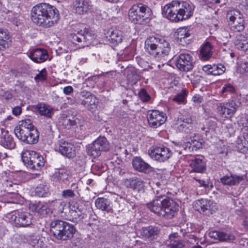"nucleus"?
Masks as SVG:
<instances>
[{
    "label": "nucleus",
    "instance_id": "f257e3e1",
    "mask_svg": "<svg viewBox=\"0 0 248 248\" xmlns=\"http://www.w3.org/2000/svg\"><path fill=\"white\" fill-rule=\"evenodd\" d=\"M194 9V5L189 1L173 0L164 6L162 14L169 20L178 22L190 18Z\"/></svg>",
    "mask_w": 248,
    "mask_h": 248
},
{
    "label": "nucleus",
    "instance_id": "f03ea898",
    "mask_svg": "<svg viewBox=\"0 0 248 248\" xmlns=\"http://www.w3.org/2000/svg\"><path fill=\"white\" fill-rule=\"evenodd\" d=\"M58 10L46 3L34 6L31 11V18L35 24L49 28L56 24L59 19Z\"/></svg>",
    "mask_w": 248,
    "mask_h": 248
},
{
    "label": "nucleus",
    "instance_id": "7ed1b4c3",
    "mask_svg": "<svg viewBox=\"0 0 248 248\" xmlns=\"http://www.w3.org/2000/svg\"><path fill=\"white\" fill-rule=\"evenodd\" d=\"M146 206L152 212L168 218L172 217L179 209V206L175 201L164 196L156 197L147 203Z\"/></svg>",
    "mask_w": 248,
    "mask_h": 248
},
{
    "label": "nucleus",
    "instance_id": "20e7f679",
    "mask_svg": "<svg viewBox=\"0 0 248 248\" xmlns=\"http://www.w3.org/2000/svg\"><path fill=\"white\" fill-rule=\"evenodd\" d=\"M145 47L151 55L164 65L170 51V45L166 40L151 36L145 41Z\"/></svg>",
    "mask_w": 248,
    "mask_h": 248
},
{
    "label": "nucleus",
    "instance_id": "39448f33",
    "mask_svg": "<svg viewBox=\"0 0 248 248\" xmlns=\"http://www.w3.org/2000/svg\"><path fill=\"white\" fill-rule=\"evenodd\" d=\"M50 232L58 240H67L71 239L75 232L72 225L61 220H54L50 224Z\"/></svg>",
    "mask_w": 248,
    "mask_h": 248
},
{
    "label": "nucleus",
    "instance_id": "423d86ee",
    "mask_svg": "<svg viewBox=\"0 0 248 248\" xmlns=\"http://www.w3.org/2000/svg\"><path fill=\"white\" fill-rule=\"evenodd\" d=\"M150 8L142 3L134 4L129 10L128 16L130 21L134 24H141L143 21L149 18L152 15Z\"/></svg>",
    "mask_w": 248,
    "mask_h": 248
},
{
    "label": "nucleus",
    "instance_id": "0eeeda50",
    "mask_svg": "<svg viewBox=\"0 0 248 248\" xmlns=\"http://www.w3.org/2000/svg\"><path fill=\"white\" fill-rule=\"evenodd\" d=\"M22 159L27 167L32 170H39L44 166V158L33 151H26L22 154Z\"/></svg>",
    "mask_w": 248,
    "mask_h": 248
},
{
    "label": "nucleus",
    "instance_id": "6e6552de",
    "mask_svg": "<svg viewBox=\"0 0 248 248\" xmlns=\"http://www.w3.org/2000/svg\"><path fill=\"white\" fill-rule=\"evenodd\" d=\"M109 146L108 141L104 137H99L92 143L87 147V152L89 155L93 157L99 156L102 151H107Z\"/></svg>",
    "mask_w": 248,
    "mask_h": 248
},
{
    "label": "nucleus",
    "instance_id": "1a4fd4ad",
    "mask_svg": "<svg viewBox=\"0 0 248 248\" xmlns=\"http://www.w3.org/2000/svg\"><path fill=\"white\" fill-rule=\"evenodd\" d=\"M73 44L78 45L77 48H81L88 46L94 39L95 35L92 34L88 29L77 31V33L71 34Z\"/></svg>",
    "mask_w": 248,
    "mask_h": 248
},
{
    "label": "nucleus",
    "instance_id": "9d476101",
    "mask_svg": "<svg viewBox=\"0 0 248 248\" xmlns=\"http://www.w3.org/2000/svg\"><path fill=\"white\" fill-rule=\"evenodd\" d=\"M240 102L237 99L232 100L226 103H219L217 104V113L222 117L231 118L236 112Z\"/></svg>",
    "mask_w": 248,
    "mask_h": 248
},
{
    "label": "nucleus",
    "instance_id": "9b49d317",
    "mask_svg": "<svg viewBox=\"0 0 248 248\" xmlns=\"http://www.w3.org/2000/svg\"><path fill=\"white\" fill-rule=\"evenodd\" d=\"M227 18L229 19V24L234 31L239 32L244 29V21L239 11L236 10H229Z\"/></svg>",
    "mask_w": 248,
    "mask_h": 248
},
{
    "label": "nucleus",
    "instance_id": "f8f14e48",
    "mask_svg": "<svg viewBox=\"0 0 248 248\" xmlns=\"http://www.w3.org/2000/svg\"><path fill=\"white\" fill-rule=\"evenodd\" d=\"M150 156L159 162L167 160L171 155V152L169 148L165 146H153L148 150Z\"/></svg>",
    "mask_w": 248,
    "mask_h": 248
},
{
    "label": "nucleus",
    "instance_id": "ddd939ff",
    "mask_svg": "<svg viewBox=\"0 0 248 248\" xmlns=\"http://www.w3.org/2000/svg\"><path fill=\"white\" fill-rule=\"evenodd\" d=\"M16 137L20 140L28 144H34L37 142L39 138V133L36 129L29 130H14Z\"/></svg>",
    "mask_w": 248,
    "mask_h": 248
},
{
    "label": "nucleus",
    "instance_id": "4468645a",
    "mask_svg": "<svg viewBox=\"0 0 248 248\" xmlns=\"http://www.w3.org/2000/svg\"><path fill=\"white\" fill-rule=\"evenodd\" d=\"M175 65L182 71L187 72L191 70L194 65L192 57L189 53H181L175 60Z\"/></svg>",
    "mask_w": 248,
    "mask_h": 248
},
{
    "label": "nucleus",
    "instance_id": "2eb2a0df",
    "mask_svg": "<svg viewBox=\"0 0 248 248\" xmlns=\"http://www.w3.org/2000/svg\"><path fill=\"white\" fill-rule=\"evenodd\" d=\"M166 114L157 110H149L147 120L150 127L157 128L163 124L166 121Z\"/></svg>",
    "mask_w": 248,
    "mask_h": 248
},
{
    "label": "nucleus",
    "instance_id": "dca6fc26",
    "mask_svg": "<svg viewBox=\"0 0 248 248\" xmlns=\"http://www.w3.org/2000/svg\"><path fill=\"white\" fill-rule=\"evenodd\" d=\"M32 216L27 212H18L12 215L11 219L15 223L20 227H26L31 224Z\"/></svg>",
    "mask_w": 248,
    "mask_h": 248
},
{
    "label": "nucleus",
    "instance_id": "f3484780",
    "mask_svg": "<svg viewBox=\"0 0 248 248\" xmlns=\"http://www.w3.org/2000/svg\"><path fill=\"white\" fill-rule=\"evenodd\" d=\"M59 151L62 155L68 158H73L76 156L74 146L71 143L62 140L60 141Z\"/></svg>",
    "mask_w": 248,
    "mask_h": 248
},
{
    "label": "nucleus",
    "instance_id": "a211bd4d",
    "mask_svg": "<svg viewBox=\"0 0 248 248\" xmlns=\"http://www.w3.org/2000/svg\"><path fill=\"white\" fill-rule=\"evenodd\" d=\"M77 118L71 112L62 114L59 119L60 124L65 128L70 129L77 124Z\"/></svg>",
    "mask_w": 248,
    "mask_h": 248
},
{
    "label": "nucleus",
    "instance_id": "6ab92c4d",
    "mask_svg": "<svg viewBox=\"0 0 248 248\" xmlns=\"http://www.w3.org/2000/svg\"><path fill=\"white\" fill-rule=\"evenodd\" d=\"M191 32L188 27H183L177 29L175 35L177 42L183 46L189 43V39Z\"/></svg>",
    "mask_w": 248,
    "mask_h": 248
},
{
    "label": "nucleus",
    "instance_id": "aec40b11",
    "mask_svg": "<svg viewBox=\"0 0 248 248\" xmlns=\"http://www.w3.org/2000/svg\"><path fill=\"white\" fill-rule=\"evenodd\" d=\"M29 56L33 62L36 63H42L47 60L48 53L44 49L36 48L30 52Z\"/></svg>",
    "mask_w": 248,
    "mask_h": 248
},
{
    "label": "nucleus",
    "instance_id": "412c9836",
    "mask_svg": "<svg viewBox=\"0 0 248 248\" xmlns=\"http://www.w3.org/2000/svg\"><path fill=\"white\" fill-rule=\"evenodd\" d=\"M132 165L135 170L140 172L147 173L152 171V168L141 158L138 157L133 159Z\"/></svg>",
    "mask_w": 248,
    "mask_h": 248
},
{
    "label": "nucleus",
    "instance_id": "4be33fe9",
    "mask_svg": "<svg viewBox=\"0 0 248 248\" xmlns=\"http://www.w3.org/2000/svg\"><path fill=\"white\" fill-rule=\"evenodd\" d=\"M124 185L127 187L132 188L134 190L140 191L144 187V182L138 178L126 179L124 181Z\"/></svg>",
    "mask_w": 248,
    "mask_h": 248
},
{
    "label": "nucleus",
    "instance_id": "5701e85b",
    "mask_svg": "<svg viewBox=\"0 0 248 248\" xmlns=\"http://www.w3.org/2000/svg\"><path fill=\"white\" fill-rule=\"evenodd\" d=\"M96 208L101 211H106L107 213H112V208L110 206V202L105 198H98L95 201Z\"/></svg>",
    "mask_w": 248,
    "mask_h": 248
},
{
    "label": "nucleus",
    "instance_id": "b1692460",
    "mask_svg": "<svg viewBox=\"0 0 248 248\" xmlns=\"http://www.w3.org/2000/svg\"><path fill=\"white\" fill-rule=\"evenodd\" d=\"M212 202L207 199H202L196 201L194 204L195 209L200 213H205L210 210Z\"/></svg>",
    "mask_w": 248,
    "mask_h": 248
},
{
    "label": "nucleus",
    "instance_id": "393cba45",
    "mask_svg": "<svg viewBox=\"0 0 248 248\" xmlns=\"http://www.w3.org/2000/svg\"><path fill=\"white\" fill-rule=\"evenodd\" d=\"M98 103V99L94 95L86 99H83L81 101V104L91 112L95 111Z\"/></svg>",
    "mask_w": 248,
    "mask_h": 248
},
{
    "label": "nucleus",
    "instance_id": "a878e982",
    "mask_svg": "<svg viewBox=\"0 0 248 248\" xmlns=\"http://www.w3.org/2000/svg\"><path fill=\"white\" fill-rule=\"evenodd\" d=\"M28 240L29 244L34 248H44L46 247L45 238L39 235H31Z\"/></svg>",
    "mask_w": 248,
    "mask_h": 248
},
{
    "label": "nucleus",
    "instance_id": "bb28decb",
    "mask_svg": "<svg viewBox=\"0 0 248 248\" xmlns=\"http://www.w3.org/2000/svg\"><path fill=\"white\" fill-rule=\"evenodd\" d=\"M75 6L76 12L79 15L86 13L90 9L91 7L89 1L85 0H77Z\"/></svg>",
    "mask_w": 248,
    "mask_h": 248
},
{
    "label": "nucleus",
    "instance_id": "cd10ccee",
    "mask_svg": "<svg viewBox=\"0 0 248 248\" xmlns=\"http://www.w3.org/2000/svg\"><path fill=\"white\" fill-rule=\"evenodd\" d=\"M244 179V176L231 175L225 176L221 179V182L224 185H235L239 184Z\"/></svg>",
    "mask_w": 248,
    "mask_h": 248
},
{
    "label": "nucleus",
    "instance_id": "c85d7f7f",
    "mask_svg": "<svg viewBox=\"0 0 248 248\" xmlns=\"http://www.w3.org/2000/svg\"><path fill=\"white\" fill-rule=\"evenodd\" d=\"M189 166L192 169L191 171L200 173L203 172L206 168L205 163L202 159L198 158L191 160Z\"/></svg>",
    "mask_w": 248,
    "mask_h": 248
},
{
    "label": "nucleus",
    "instance_id": "c756f323",
    "mask_svg": "<svg viewBox=\"0 0 248 248\" xmlns=\"http://www.w3.org/2000/svg\"><path fill=\"white\" fill-rule=\"evenodd\" d=\"M235 45L238 49L243 51L248 50V34H240L237 36Z\"/></svg>",
    "mask_w": 248,
    "mask_h": 248
},
{
    "label": "nucleus",
    "instance_id": "7c9ffc66",
    "mask_svg": "<svg viewBox=\"0 0 248 248\" xmlns=\"http://www.w3.org/2000/svg\"><path fill=\"white\" fill-rule=\"evenodd\" d=\"M213 46L209 42L205 43L201 48L200 55L202 60H208L212 55Z\"/></svg>",
    "mask_w": 248,
    "mask_h": 248
},
{
    "label": "nucleus",
    "instance_id": "2f4dec72",
    "mask_svg": "<svg viewBox=\"0 0 248 248\" xmlns=\"http://www.w3.org/2000/svg\"><path fill=\"white\" fill-rule=\"evenodd\" d=\"M36 109L41 115L50 118L53 115V109L50 106L44 104H40L36 106Z\"/></svg>",
    "mask_w": 248,
    "mask_h": 248
},
{
    "label": "nucleus",
    "instance_id": "473e14b6",
    "mask_svg": "<svg viewBox=\"0 0 248 248\" xmlns=\"http://www.w3.org/2000/svg\"><path fill=\"white\" fill-rule=\"evenodd\" d=\"M210 237L220 241H224L227 240H232L233 236H231L229 234L218 231H211L209 233Z\"/></svg>",
    "mask_w": 248,
    "mask_h": 248
},
{
    "label": "nucleus",
    "instance_id": "72a5a7b5",
    "mask_svg": "<svg viewBox=\"0 0 248 248\" xmlns=\"http://www.w3.org/2000/svg\"><path fill=\"white\" fill-rule=\"evenodd\" d=\"M159 232V230L152 226L142 228L141 230V234L145 238H151L156 235Z\"/></svg>",
    "mask_w": 248,
    "mask_h": 248
},
{
    "label": "nucleus",
    "instance_id": "f704fd0d",
    "mask_svg": "<svg viewBox=\"0 0 248 248\" xmlns=\"http://www.w3.org/2000/svg\"><path fill=\"white\" fill-rule=\"evenodd\" d=\"M32 209L43 216H45L49 213H52L51 209L48 207V205L46 203H42L39 202L37 205H33Z\"/></svg>",
    "mask_w": 248,
    "mask_h": 248
},
{
    "label": "nucleus",
    "instance_id": "c9c22d12",
    "mask_svg": "<svg viewBox=\"0 0 248 248\" xmlns=\"http://www.w3.org/2000/svg\"><path fill=\"white\" fill-rule=\"evenodd\" d=\"M9 34L3 29H0V50L9 47Z\"/></svg>",
    "mask_w": 248,
    "mask_h": 248
},
{
    "label": "nucleus",
    "instance_id": "e433bc0d",
    "mask_svg": "<svg viewBox=\"0 0 248 248\" xmlns=\"http://www.w3.org/2000/svg\"><path fill=\"white\" fill-rule=\"evenodd\" d=\"M0 143L3 147L9 149L14 148L15 146L12 138L7 134L2 135L0 137Z\"/></svg>",
    "mask_w": 248,
    "mask_h": 248
},
{
    "label": "nucleus",
    "instance_id": "4c0bfd02",
    "mask_svg": "<svg viewBox=\"0 0 248 248\" xmlns=\"http://www.w3.org/2000/svg\"><path fill=\"white\" fill-rule=\"evenodd\" d=\"M25 129L31 130L36 128L30 119H25L19 121L18 125L15 128L14 130H22Z\"/></svg>",
    "mask_w": 248,
    "mask_h": 248
},
{
    "label": "nucleus",
    "instance_id": "58836bf2",
    "mask_svg": "<svg viewBox=\"0 0 248 248\" xmlns=\"http://www.w3.org/2000/svg\"><path fill=\"white\" fill-rule=\"evenodd\" d=\"M19 184V181L15 180L14 182L11 180H6L3 183V185L5 186V190L8 192L14 193L15 192L17 191V185Z\"/></svg>",
    "mask_w": 248,
    "mask_h": 248
},
{
    "label": "nucleus",
    "instance_id": "ea45409f",
    "mask_svg": "<svg viewBox=\"0 0 248 248\" xmlns=\"http://www.w3.org/2000/svg\"><path fill=\"white\" fill-rule=\"evenodd\" d=\"M70 213L71 218L69 219L73 222L78 223L83 218L82 212L78 208L76 209H72Z\"/></svg>",
    "mask_w": 248,
    "mask_h": 248
},
{
    "label": "nucleus",
    "instance_id": "a19ab883",
    "mask_svg": "<svg viewBox=\"0 0 248 248\" xmlns=\"http://www.w3.org/2000/svg\"><path fill=\"white\" fill-rule=\"evenodd\" d=\"M108 40L112 43H119L122 40V36L120 31L118 30H114L111 31Z\"/></svg>",
    "mask_w": 248,
    "mask_h": 248
},
{
    "label": "nucleus",
    "instance_id": "79ce46f5",
    "mask_svg": "<svg viewBox=\"0 0 248 248\" xmlns=\"http://www.w3.org/2000/svg\"><path fill=\"white\" fill-rule=\"evenodd\" d=\"M119 204V207L116 209L119 211H123L124 210H130L131 208H133L134 205L129 202L127 201L122 199L121 201L117 202Z\"/></svg>",
    "mask_w": 248,
    "mask_h": 248
},
{
    "label": "nucleus",
    "instance_id": "37998d69",
    "mask_svg": "<svg viewBox=\"0 0 248 248\" xmlns=\"http://www.w3.org/2000/svg\"><path fill=\"white\" fill-rule=\"evenodd\" d=\"M127 78L129 83L135 84L140 80V76L134 70H130L127 75Z\"/></svg>",
    "mask_w": 248,
    "mask_h": 248
},
{
    "label": "nucleus",
    "instance_id": "c03bdc74",
    "mask_svg": "<svg viewBox=\"0 0 248 248\" xmlns=\"http://www.w3.org/2000/svg\"><path fill=\"white\" fill-rule=\"evenodd\" d=\"M225 67L221 64H214L212 65L211 75L213 76L220 75L224 73Z\"/></svg>",
    "mask_w": 248,
    "mask_h": 248
},
{
    "label": "nucleus",
    "instance_id": "a18cd8bd",
    "mask_svg": "<svg viewBox=\"0 0 248 248\" xmlns=\"http://www.w3.org/2000/svg\"><path fill=\"white\" fill-rule=\"evenodd\" d=\"M48 190L47 186L40 184L38 185L35 189V193L39 197L46 196Z\"/></svg>",
    "mask_w": 248,
    "mask_h": 248
},
{
    "label": "nucleus",
    "instance_id": "49530a36",
    "mask_svg": "<svg viewBox=\"0 0 248 248\" xmlns=\"http://www.w3.org/2000/svg\"><path fill=\"white\" fill-rule=\"evenodd\" d=\"M185 242L182 240L171 241V243L168 245V248H184Z\"/></svg>",
    "mask_w": 248,
    "mask_h": 248
},
{
    "label": "nucleus",
    "instance_id": "de8ad7c7",
    "mask_svg": "<svg viewBox=\"0 0 248 248\" xmlns=\"http://www.w3.org/2000/svg\"><path fill=\"white\" fill-rule=\"evenodd\" d=\"M48 205V207H52L54 210H57V207L59 205L63 206L65 205V202L60 201L59 200H55V201H49L47 202H46Z\"/></svg>",
    "mask_w": 248,
    "mask_h": 248
},
{
    "label": "nucleus",
    "instance_id": "09e8293b",
    "mask_svg": "<svg viewBox=\"0 0 248 248\" xmlns=\"http://www.w3.org/2000/svg\"><path fill=\"white\" fill-rule=\"evenodd\" d=\"M140 99L144 102H147L151 99V97L146 90L141 89L139 93Z\"/></svg>",
    "mask_w": 248,
    "mask_h": 248
},
{
    "label": "nucleus",
    "instance_id": "8fccbe9b",
    "mask_svg": "<svg viewBox=\"0 0 248 248\" xmlns=\"http://www.w3.org/2000/svg\"><path fill=\"white\" fill-rule=\"evenodd\" d=\"M235 91L234 87L230 84H227L224 85L221 90V93L223 95L225 93V95L228 93H233Z\"/></svg>",
    "mask_w": 248,
    "mask_h": 248
},
{
    "label": "nucleus",
    "instance_id": "3c124183",
    "mask_svg": "<svg viewBox=\"0 0 248 248\" xmlns=\"http://www.w3.org/2000/svg\"><path fill=\"white\" fill-rule=\"evenodd\" d=\"M186 95V91H183L180 93H178L176 96H175L172 100L178 103L179 104L182 103L184 102Z\"/></svg>",
    "mask_w": 248,
    "mask_h": 248
},
{
    "label": "nucleus",
    "instance_id": "603ef678",
    "mask_svg": "<svg viewBox=\"0 0 248 248\" xmlns=\"http://www.w3.org/2000/svg\"><path fill=\"white\" fill-rule=\"evenodd\" d=\"M34 79L37 81H42L46 80V72L45 69L42 70L34 78Z\"/></svg>",
    "mask_w": 248,
    "mask_h": 248
},
{
    "label": "nucleus",
    "instance_id": "864d4df0",
    "mask_svg": "<svg viewBox=\"0 0 248 248\" xmlns=\"http://www.w3.org/2000/svg\"><path fill=\"white\" fill-rule=\"evenodd\" d=\"M238 143L240 145L242 144V146L244 147L248 148V131L246 130V131L243 132V139L241 140V143H239V141H238Z\"/></svg>",
    "mask_w": 248,
    "mask_h": 248
},
{
    "label": "nucleus",
    "instance_id": "5fc2aeb1",
    "mask_svg": "<svg viewBox=\"0 0 248 248\" xmlns=\"http://www.w3.org/2000/svg\"><path fill=\"white\" fill-rule=\"evenodd\" d=\"M62 196L65 198H73L75 197V194L73 190L71 189H67L62 191Z\"/></svg>",
    "mask_w": 248,
    "mask_h": 248
},
{
    "label": "nucleus",
    "instance_id": "6e6d98bb",
    "mask_svg": "<svg viewBox=\"0 0 248 248\" xmlns=\"http://www.w3.org/2000/svg\"><path fill=\"white\" fill-rule=\"evenodd\" d=\"M65 175V173L58 171L55 172L53 175V178L56 181H59L64 178V176Z\"/></svg>",
    "mask_w": 248,
    "mask_h": 248
},
{
    "label": "nucleus",
    "instance_id": "4d7b16f0",
    "mask_svg": "<svg viewBox=\"0 0 248 248\" xmlns=\"http://www.w3.org/2000/svg\"><path fill=\"white\" fill-rule=\"evenodd\" d=\"M239 70L241 72L248 71V62H243L241 63L239 66Z\"/></svg>",
    "mask_w": 248,
    "mask_h": 248
},
{
    "label": "nucleus",
    "instance_id": "13d9d810",
    "mask_svg": "<svg viewBox=\"0 0 248 248\" xmlns=\"http://www.w3.org/2000/svg\"><path fill=\"white\" fill-rule=\"evenodd\" d=\"M188 142L190 144H193V146L197 148H200L202 147V144L201 142H199L196 139H191V141H188Z\"/></svg>",
    "mask_w": 248,
    "mask_h": 248
},
{
    "label": "nucleus",
    "instance_id": "bf43d9fd",
    "mask_svg": "<svg viewBox=\"0 0 248 248\" xmlns=\"http://www.w3.org/2000/svg\"><path fill=\"white\" fill-rule=\"evenodd\" d=\"M195 179L199 183L200 186H203L205 188L209 187L210 186V183L209 182H205L204 180H201L196 178H195Z\"/></svg>",
    "mask_w": 248,
    "mask_h": 248
},
{
    "label": "nucleus",
    "instance_id": "052dcab7",
    "mask_svg": "<svg viewBox=\"0 0 248 248\" xmlns=\"http://www.w3.org/2000/svg\"><path fill=\"white\" fill-rule=\"evenodd\" d=\"M22 112V109L21 107L19 106H16L14 107L12 109L13 114L16 116H19Z\"/></svg>",
    "mask_w": 248,
    "mask_h": 248
},
{
    "label": "nucleus",
    "instance_id": "680f3d73",
    "mask_svg": "<svg viewBox=\"0 0 248 248\" xmlns=\"http://www.w3.org/2000/svg\"><path fill=\"white\" fill-rule=\"evenodd\" d=\"M73 91L74 89L71 86H66L63 89V93L66 95L70 94L71 93L73 92Z\"/></svg>",
    "mask_w": 248,
    "mask_h": 248
},
{
    "label": "nucleus",
    "instance_id": "e2e57ef3",
    "mask_svg": "<svg viewBox=\"0 0 248 248\" xmlns=\"http://www.w3.org/2000/svg\"><path fill=\"white\" fill-rule=\"evenodd\" d=\"M212 69V65H206L203 66L202 70L208 74L211 75V70Z\"/></svg>",
    "mask_w": 248,
    "mask_h": 248
},
{
    "label": "nucleus",
    "instance_id": "0e129e2a",
    "mask_svg": "<svg viewBox=\"0 0 248 248\" xmlns=\"http://www.w3.org/2000/svg\"><path fill=\"white\" fill-rule=\"evenodd\" d=\"M80 94L82 97L84 98V99H86L87 98H89V97L93 95V94L91 93L87 92L86 91H82Z\"/></svg>",
    "mask_w": 248,
    "mask_h": 248
},
{
    "label": "nucleus",
    "instance_id": "69168bd1",
    "mask_svg": "<svg viewBox=\"0 0 248 248\" xmlns=\"http://www.w3.org/2000/svg\"><path fill=\"white\" fill-rule=\"evenodd\" d=\"M66 207H67V205L66 203L65 202L64 205H63V206L59 205L57 207V209L56 210H57L59 213H62L64 212V210L65 208Z\"/></svg>",
    "mask_w": 248,
    "mask_h": 248
},
{
    "label": "nucleus",
    "instance_id": "338daca9",
    "mask_svg": "<svg viewBox=\"0 0 248 248\" xmlns=\"http://www.w3.org/2000/svg\"><path fill=\"white\" fill-rule=\"evenodd\" d=\"M182 121L187 124H191L193 122V120L190 116L187 117L186 118H184Z\"/></svg>",
    "mask_w": 248,
    "mask_h": 248
},
{
    "label": "nucleus",
    "instance_id": "774afa93",
    "mask_svg": "<svg viewBox=\"0 0 248 248\" xmlns=\"http://www.w3.org/2000/svg\"><path fill=\"white\" fill-rule=\"evenodd\" d=\"M243 225L245 228L248 230V217H245L243 221Z\"/></svg>",
    "mask_w": 248,
    "mask_h": 248
}]
</instances>
